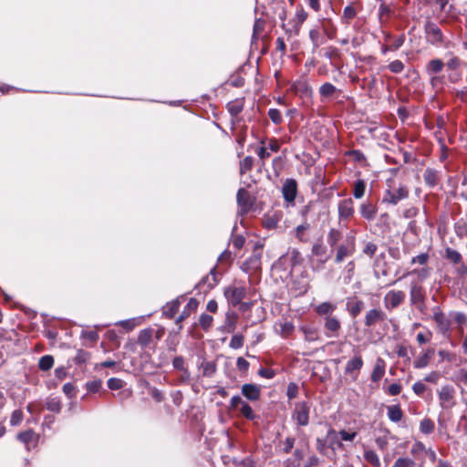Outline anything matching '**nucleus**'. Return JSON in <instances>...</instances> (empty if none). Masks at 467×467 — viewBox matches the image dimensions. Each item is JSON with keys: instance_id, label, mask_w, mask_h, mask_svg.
Here are the masks:
<instances>
[{"instance_id": "473e14b6", "label": "nucleus", "mask_w": 467, "mask_h": 467, "mask_svg": "<svg viewBox=\"0 0 467 467\" xmlns=\"http://www.w3.org/2000/svg\"><path fill=\"white\" fill-rule=\"evenodd\" d=\"M213 320V317L207 314H202L199 318L200 325L204 330H208L212 327Z\"/></svg>"}, {"instance_id": "5701e85b", "label": "nucleus", "mask_w": 467, "mask_h": 467, "mask_svg": "<svg viewBox=\"0 0 467 467\" xmlns=\"http://www.w3.org/2000/svg\"><path fill=\"white\" fill-rule=\"evenodd\" d=\"M307 18V13L303 9V7H299L296 9V13L295 17L293 18L294 26L296 30H298L301 26V25L306 21Z\"/></svg>"}, {"instance_id": "49530a36", "label": "nucleus", "mask_w": 467, "mask_h": 467, "mask_svg": "<svg viewBox=\"0 0 467 467\" xmlns=\"http://www.w3.org/2000/svg\"><path fill=\"white\" fill-rule=\"evenodd\" d=\"M363 308V303L361 301H355L350 306V314L354 317L358 316Z\"/></svg>"}, {"instance_id": "6e6d98bb", "label": "nucleus", "mask_w": 467, "mask_h": 467, "mask_svg": "<svg viewBox=\"0 0 467 467\" xmlns=\"http://www.w3.org/2000/svg\"><path fill=\"white\" fill-rule=\"evenodd\" d=\"M286 394L290 400L296 398L297 395V386L294 383H290L287 387Z\"/></svg>"}, {"instance_id": "79ce46f5", "label": "nucleus", "mask_w": 467, "mask_h": 467, "mask_svg": "<svg viewBox=\"0 0 467 467\" xmlns=\"http://www.w3.org/2000/svg\"><path fill=\"white\" fill-rule=\"evenodd\" d=\"M268 116L269 118L271 119V120L275 123V124H278L282 121V116H281V113L278 109H269V112H268Z\"/></svg>"}, {"instance_id": "7ed1b4c3", "label": "nucleus", "mask_w": 467, "mask_h": 467, "mask_svg": "<svg viewBox=\"0 0 467 467\" xmlns=\"http://www.w3.org/2000/svg\"><path fill=\"white\" fill-rule=\"evenodd\" d=\"M405 299V293L400 290H390L384 296L386 308L393 309L399 306Z\"/></svg>"}, {"instance_id": "7c9ffc66", "label": "nucleus", "mask_w": 467, "mask_h": 467, "mask_svg": "<svg viewBox=\"0 0 467 467\" xmlns=\"http://www.w3.org/2000/svg\"><path fill=\"white\" fill-rule=\"evenodd\" d=\"M365 182L362 180H358L355 182L353 195L357 199H360L365 193Z\"/></svg>"}, {"instance_id": "e433bc0d", "label": "nucleus", "mask_w": 467, "mask_h": 467, "mask_svg": "<svg viewBox=\"0 0 467 467\" xmlns=\"http://www.w3.org/2000/svg\"><path fill=\"white\" fill-rule=\"evenodd\" d=\"M254 164V160L252 157L247 156L245 157L240 163V171L241 173H244L247 171L251 170Z\"/></svg>"}, {"instance_id": "a211bd4d", "label": "nucleus", "mask_w": 467, "mask_h": 467, "mask_svg": "<svg viewBox=\"0 0 467 467\" xmlns=\"http://www.w3.org/2000/svg\"><path fill=\"white\" fill-rule=\"evenodd\" d=\"M180 306L181 301L179 300V298L168 302L163 307V315L169 318H172L174 315L177 313Z\"/></svg>"}, {"instance_id": "09e8293b", "label": "nucleus", "mask_w": 467, "mask_h": 467, "mask_svg": "<svg viewBox=\"0 0 467 467\" xmlns=\"http://www.w3.org/2000/svg\"><path fill=\"white\" fill-rule=\"evenodd\" d=\"M340 438L342 441H352L355 437L357 436V432L353 431V432H348L345 430H342L338 432Z\"/></svg>"}, {"instance_id": "0e129e2a", "label": "nucleus", "mask_w": 467, "mask_h": 467, "mask_svg": "<svg viewBox=\"0 0 467 467\" xmlns=\"http://www.w3.org/2000/svg\"><path fill=\"white\" fill-rule=\"evenodd\" d=\"M376 250H377L376 244H374L372 243H368L366 244V246L364 248V253L369 256H372L376 253Z\"/></svg>"}, {"instance_id": "a18cd8bd", "label": "nucleus", "mask_w": 467, "mask_h": 467, "mask_svg": "<svg viewBox=\"0 0 467 467\" xmlns=\"http://www.w3.org/2000/svg\"><path fill=\"white\" fill-rule=\"evenodd\" d=\"M389 68L393 73H400L404 68V65L400 60H395L389 65Z\"/></svg>"}, {"instance_id": "e2e57ef3", "label": "nucleus", "mask_w": 467, "mask_h": 467, "mask_svg": "<svg viewBox=\"0 0 467 467\" xmlns=\"http://www.w3.org/2000/svg\"><path fill=\"white\" fill-rule=\"evenodd\" d=\"M237 368L240 370L245 371L249 368V363L247 360H245L244 358H238L236 362Z\"/></svg>"}, {"instance_id": "c756f323", "label": "nucleus", "mask_w": 467, "mask_h": 467, "mask_svg": "<svg viewBox=\"0 0 467 467\" xmlns=\"http://www.w3.org/2000/svg\"><path fill=\"white\" fill-rule=\"evenodd\" d=\"M364 458L375 467H380V461L377 453L373 451H367L364 453Z\"/></svg>"}, {"instance_id": "4be33fe9", "label": "nucleus", "mask_w": 467, "mask_h": 467, "mask_svg": "<svg viewBox=\"0 0 467 467\" xmlns=\"http://www.w3.org/2000/svg\"><path fill=\"white\" fill-rule=\"evenodd\" d=\"M312 254L318 257L321 263H324L327 260V247L322 244H316L313 245Z\"/></svg>"}, {"instance_id": "4468645a", "label": "nucleus", "mask_w": 467, "mask_h": 467, "mask_svg": "<svg viewBox=\"0 0 467 467\" xmlns=\"http://www.w3.org/2000/svg\"><path fill=\"white\" fill-rule=\"evenodd\" d=\"M237 202L242 209V212H247L250 209V196L247 191L240 189L237 192Z\"/></svg>"}, {"instance_id": "f8f14e48", "label": "nucleus", "mask_w": 467, "mask_h": 467, "mask_svg": "<svg viewBox=\"0 0 467 467\" xmlns=\"http://www.w3.org/2000/svg\"><path fill=\"white\" fill-rule=\"evenodd\" d=\"M386 363L383 358H378L375 361V365L371 373V380L373 382L379 381L385 374Z\"/></svg>"}, {"instance_id": "8fccbe9b", "label": "nucleus", "mask_w": 467, "mask_h": 467, "mask_svg": "<svg viewBox=\"0 0 467 467\" xmlns=\"http://www.w3.org/2000/svg\"><path fill=\"white\" fill-rule=\"evenodd\" d=\"M335 90L336 88L329 83H326L320 88V92L324 96H330L335 92Z\"/></svg>"}, {"instance_id": "412c9836", "label": "nucleus", "mask_w": 467, "mask_h": 467, "mask_svg": "<svg viewBox=\"0 0 467 467\" xmlns=\"http://www.w3.org/2000/svg\"><path fill=\"white\" fill-rule=\"evenodd\" d=\"M388 417L393 422H398L402 419L403 413L400 406L392 405L387 408Z\"/></svg>"}, {"instance_id": "864d4df0", "label": "nucleus", "mask_w": 467, "mask_h": 467, "mask_svg": "<svg viewBox=\"0 0 467 467\" xmlns=\"http://www.w3.org/2000/svg\"><path fill=\"white\" fill-rule=\"evenodd\" d=\"M409 274L410 275L415 274V275H417L419 276V278L420 280H423V279H426L429 276L430 271L427 268H422L420 270H413V271L410 272Z\"/></svg>"}, {"instance_id": "ea45409f", "label": "nucleus", "mask_w": 467, "mask_h": 467, "mask_svg": "<svg viewBox=\"0 0 467 467\" xmlns=\"http://www.w3.org/2000/svg\"><path fill=\"white\" fill-rule=\"evenodd\" d=\"M446 66L449 69L455 70L461 66V59L451 55L447 60Z\"/></svg>"}, {"instance_id": "338daca9", "label": "nucleus", "mask_w": 467, "mask_h": 467, "mask_svg": "<svg viewBox=\"0 0 467 467\" xmlns=\"http://www.w3.org/2000/svg\"><path fill=\"white\" fill-rule=\"evenodd\" d=\"M401 387L400 384L393 383L389 387V393L392 396L400 394Z\"/></svg>"}, {"instance_id": "6ab92c4d", "label": "nucleus", "mask_w": 467, "mask_h": 467, "mask_svg": "<svg viewBox=\"0 0 467 467\" xmlns=\"http://www.w3.org/2000/svg\"><path fill=\"white\" fill-rule=\"evenodd\" d=\"M433 319L442 332H446L448 330L450 322L448 318L439 309L434 311Z\"/></svg>"}, {"instance_id": "39448f33", "label": "nucleus", "mask_w": 467, "mask_h": 467, "mask_svg": "<svg viewBox=\"0 0 467 467\" xmlns=\"http://www.w3.org/2000/svg\"><path fill=\"white\" fill-rule=\"evenodd\" d=\"M225 296L234 306H236L244 298L245 289L243 286L229 287L225 290Z\"/></svg>"}, {"instance_id": "0eeeda50", "label": "nucleus", "mask_w": 467, "mask_h": 467, "mask_svg": "<svg viewBox=\"0 0 467 467\" xmlns=\"http://www.w3.org/2000/svg\"><path fill=\"white\" fill-rule=\"evenodd\" d=\"M283 195L286 202L293 203L296 196V182L295 180H286L283 186Z\"/></svg>"}, {"instance_id": "cd10ccee", "label": "nucleus", "mask_w": 467, "mask_h": 467, "mask_svg": "<svg viewBox=\"0 0 467 467\" xmlns=\"http://www.w3.org/2000/svg\"><path fill=\"white\" fill-rule=\"evenodd\" d=\"M53 365H54V358L50 355L43 356L39 359L38 366H39V368L43 371L49 370L53 367Z\"/></svg>"}, {"instance_id": "37998d69", "label": "nucleus", "mask_w": 467, "mask_h": 467, "mask_svg": "<svg viewBox=\"0 0 467 467\" xmlns=\"http://www.w3.org/2000/svg\"><path fill=\"white\" fill-rule=\"evenodd\" d=\"M23 420V413L20 410L13 411L10 419V423L13 426L19 425Z\"/></svg>"}, {"instance_id": "6e6552de", "label": "nucleus", "mask_w": 467, "mask_h": 467, "mask_svg": "<svg viewBox=\"0 0 467 467\" xmlns=\"http://www.w3.org/2000/svg\"><path fill=\"white\" fill-rule=\"evenodd\" d=\"M454 396V389L451 386L446 385L443 386L439 391V399L441 400V404L443 407H450L452 405Z\"/></svg>"}, {"instance_id": "3c124183", "label": "nucleus", "mask_w": 467, "mask_h": 467, "mask_svg": "<svg viewBox=\"0 0 467 467\" xmlns=\"http://www.w3.org/2000/svg\"><path fill=\"white\" fill-rule=\"evenodd\" d=\"M431 331H428L426 334L424 333H419L417 335V341L420 343V344H425L427 342H429L431 338Z\"/></svg>"}, {"instance_id": "c03bdc74", "label": "nucleus", "mask_w": 467, "mask_h": 467, "mask_svg": "<svg viewBox=\"0 0 467 467\" xmlns=\"http://www.w3.org/2000/svg\"><path fill=\"white\" fill-rule=\"evenodd\" d=\"M108 387L110 389H119L123 387V382L121 379H117V378H110L109 380H108Z\"/></svg>"}, {"instance_id": "f257e3e1", "label": "nucleus", "mask_w": 467, "mask_h": 467, "mask_svg": "<svg viewBox=\"0 0 467 467\" xmlns=\"http://www.w3.org/2000/svg\"><path fill=\"white\" fill-rule=\"evenodd\" d=\"M310 405L307 402H298L295 405L292 419L299 426H306L309 422Z\"/></svg>"}, {"instance_id": "bf43d9fd", "label": "nucleus", "mask_w": 467, "mask_h": 467, "mask_svg": "<svg viewBox=\"0 0 467 467\" xmlns=\"http://www.w3.org/2000/svg\"><path fill=\"white\" fill-rule=\"evenodd\" d=\"M294 444H295V439L294 438H291V437H288L285 439V442H284V451L285 453H288L290 452V451L292 450V448L294 447Z\"/></svg>"}, {"instance_id": "f3484780", "label": "nucleus", "mask_w": 467, "mask_h": 467, "mask_svg": "<svg viewBox=\"0 0 467 467\" xmlns=\"http://www.w3.org/2000/svg\"><path fill=\"white\" fill-rule=\"evenodd\" d=\"M384 318V314L380 310L371 309L369 310L365 317V325L370 327L378 321Z\"/></svg>"}, {"instance_id": "c85d7f7f", "label": "nucleus", "mask_w": 467, "mask_h": 467, "mask_svg": "<svg viewBox=\"0 0 467 467\" xmlns=\"http://www.w3.org/2000/svg\"><path fill=\"white\" fill-rule=\"evenodd\" d=\"M335 306L331 303L324 302L316 307V311L319 315H330L335 310Z\"/></svg>"}, {"instance_id": "052dcab7", "label": "nucleus", "mask_w": 467, "mask_h": 467, "mask_svg": "<svg viewBox=\"0 0 467 467\" xmlns=\"http://www.w3.org/2000/svg\"><path fill=\"white\" fill-rule=\"evenodd\" d=\"M89 358V354L83 351V350H78V353H77V356H76V359L78 362L79 363H84L86 362L88 359Z\"/></svg>"}, {"instance_id": "774afa93", "label": "nucleus", "mask_w": 467, "mask_h": 467, "mask_svg": "<svg viewBox=\"0 0 467 467\" xmlns=\"http://www.w3.org/2000/svg\"><path fill=\"white\" fill-rule=\"evenodd\" d=\"M457 379L464 384H467V370L460 369L457 373Z\"/></svg>"}, {"instance_id": "69168bd1", "label": "nucleus", "mask_w": 467, "mask_h": 467, "mask_svg": "<svg viewBox=\"0 0 467 467\" xmlns=\"http://www.w3.org/2000/svg\"><path fill=\"white\" fill-rule=\"evenodd\" d=\"M440 378V375L438 372L436 371H432L431 373H429L426 377H425V381L427 382H431V383H436L438 381Z\"/></svg>"}, {"instance_id": "9d476101", "label": "nucleus", "mask_w": 467, "mask_h": 467, "mask_svg": "<svg viewBox=\"0 0 467 467\" xmlns=\"http://www.w3.org/2000/svg\"><path fill=\"white\" fill-rule=\"evenodd\" d=\"M426 34L428 36L429 41L431 44H437L441 42L442 40V34L441 29L434 24H428L426 26Z\"/></svg>"}, {"instance_id": "9b49d317", "label": "nucleus", "mask_w": 467, "mask_h": 467, "mask_svg": "<svg viewBox=\"0 0 467 467\" xmlns=\"http://www.w3.org/2000/svg\"><path fill=\"white\" fill-rule=\"evenodd\" d=\"M434 354L433 348H428L425 351H423L421 354H420L417 358L414 360V367L416 368H426L430 360L431 359L432 356Z\"/></svg>"}, {"instance_id": "2f4dec72", "label": "nucleus", "mask_w": 467, "mask_h": 467, "mask_svg": "<svg viewBox=\"0 0 467 467\" xmlns=\"http://www.w3.org/2000/svg\"><path fill=\"white\" fill-rule=\"evenodd\" d=\"M423 298L421 287L413 285L410 288V299L413 303L420 302Z\"/></svg>"}, {"instance_id": "5fc2aeb1", "label": "nucleus", "mask_w": 467, "mask_h": 467, "mask_svg": "<svg viewBox=\"0 0 467 467\" xmlns=\"http://www.w3.org/2000/svg\"><path fill=\"white\" fill-rule=\"evenodd\" d=\"M244 238L241 235L234 236L232 240V244L237 249H241L244 244Z\"/></svg>"}, {"instance_id": "1a4fd4ad", "label": "nucleus", "mask_w": 467, "mask_h": 467, "mask_svg": "<svg viewBox=\"0 0 467 467\" xmlns=\"http://www.w3.org/2000/svg\"><path fill=\"white\" fill-rule=\"evenodd\" d=\"M338 213L340 218H349L354 213V202L348 198L338 203Z\"/></svg>"}, {"instance_id": "4c0bfd02", "label": "nucleus", "mask_w": 467, "mask_h": 467, "mask_svg": "<svg viewBox=\"0 0 467 467\" xmlns=\"http://www.w3.org/2000/svg\"><path fill=\"white\" fill-rule=\"evenodd\" d=\"M47 409L53 412H59L61 409L60 401L57 399H50L47 401Z\"/></svg>"}, {"instance_id": "2eb2a0df", "label": "nucleus", "mask_w": 467, "mask_h": 467, "mask_svg": "<svg viewBox=\"0 0 467 467\" xmlns=\"http://www.w3.org/2000/svg\"><path fill=\"white\" fill-rule=\"evenodd\" d=\"M275 330L281 337H288L294 331V325L289 321L279 322L275 325Z\"/></svg>"}, {"instance_id": "72a5a7b5", "label": "nucleus", "mask_w": 467, "mask_h": 467, "mask_svg": "<svg viewBox=\"0 0 467 467\" xmlns=\"http://www.w3.org/2000/svg\"><path fill=\"white\" fill-rule=\"evenodd\" d=\"M420 429L423 433H431L434 430V423L430 419H424L420 421Z\"/></svg>"}, {"instance_id": "f704fd0d", "label": "nucleus", "mask_w": 467, "mask_h": 467, "mask_svg": "<svg viewBox=\"0 0 467 467\" xmlns=\"http://www.w3.org/2000/svg\"><path fill=\"white\" fill-rule=\"evenodd\" d=\"M228 109L233 116H236L243 110V103L238 100L232 101L228 104Z\"/></svg>"}, {"instance_id": "603ef678", "label": "nucleus", "mask_w": 467, "mask_h": 467, "mask_svg": "<svg viewBox=\"0 0 467 467\" xmlns=\"http://www.w3.org/2000/svg\"><path fill=\"white\" fill-rule=\"evenodd\" d=\"M100 386H101V381L100 380H95V381L88 382L87 385H86L87 389L89 392H97L100 389Z\"/></svg>"}, {"instance_id": "f03ea898", "label": "nucleus", "mask_w": 467, "mask_h": 467, "mask_svg": "<svg viewBox=\"0 0 467 467\" xmlns=\"http://www.w3.org/2000/svg\"><path fill=\"white\" fill-rule=\"evenodd\" d=\"M409 192L403 185H400L398 188L389 189L386 191L383 202L396 205L400 201L404 200L408 197Z\"/></svg>"}, {"instance_id": "393cba45", "label": "nucleus", "mask_w": 467, "mask_h": 467, "mask_svg": "<svg viewBox=\"0 0 467 467\" xmlns=\"http://www.w3.org/2000/svg\"><path fill=\"white\" fill-rule=\"evenodd\" d=\"M444 67V63L442 62L441 59H432L429 62L428 66H427V70L429 72V74H436V73H439L442 70Z\"/></svg>"}, {"instance_id": "680f3d73", "label": "nucleus", "mask_w": 467, "mask_h": 467, "mask_svg": "<svg viewBox=\"0 0 467 467\" xmlns=\"http://www.w3.org/2000/svg\"><path fill=\"white\" fill-rule=\"evenodd\" d=\"M257 154L262 161L270 157V152L267 147H260L257 150Z\"/></svg>"}, {"instance_id": "c9c22d12", "label": "nucleus", "mask_w": 467, "mask_h": 467, "mask_svg": "<svg viewBox=\"0 0 467 467\" xmlns=\"http://www.w3.org/2000/svg\"><path fill=\"white\" fill-rule=\"evenodd\" d=\"M415 462L410 458H399L392 467H414Z\"/></svg>"}, {"instance_id": "4d7b16f0", "label": "nucleus", "mask_w": 467, "mask_h": 467, "mask_svg": "<svg viewBox=\"0 0 467 467\" xmlns=\"http://www.w3.org/2000/svg\"><path fill=\"white\" fill-rule=\"evenodd\" d=\"M412 389L417 395H420L426 390V386L422 382L418 381L413 384Z\"/></svg>"}, {"instance_id": "dca6fc26", "label": "nucleus", "mask_w": 467, "mask_h": 467, "mask_svg": "<svg viewBox=\"0 0 467 467\" xmlns=\"http://www.w3.org/2000/svg\"><path fill=\"white\" fill-rule=\"evenodd\" d=\"M360 213L365 219L372 221L376 216L377 209L373 204L366 202L360 205Z\"/></svg>"}, {"instance_id": "20e7f679", "label": "nucleus", "mask_w": 467, "mask_h": 467, "mask_svg": "<svg viewBox=\"0 0 467 467\" xmlns=\"http://www.w3.org/2000/svg\"><path fill=\"white\" fill-rule=\"evenodd\" d=\"M17 439L26 446V448L29 451L36 447L39 440L38 434H36L32 430H27L26 431L20 432L17 434Z\"/></svg>"}, {"instance_id": "a878e982", "label": "nucleus", "mask_w": 467, "mask_h": 467, "mask_svg": "<svg viewBox=\"0 0 467 467\" xmlns=\"http://www.w3.org/2000/svg\"><path fill=\"white\" fill-rule=\"evenodd\" d=\"M152 337V332L150 329H143L140 332L138 337V342L142 347H146L150 344Z\"/></svg>"}, {"instance_id": "aec40b11", "label": "nucleus", "mask_w": 467, "mask_h": 467, "mask_svg": "<svg viewBox=\"0 0 467 467\" xmlns=\"http://www.w3.org/2000/svg\"><path fill=\"white\" fill-rule=\"evenodd\" d=\"M143 317H133L130 319L121 320L116 323V325L120 326L126 331H131L134 327L140 326L142 322Z\"/></svg>"}, {"instance_id": "423d86ee", "label": "nucleus", "mask_w": 467, "mask_h": 467, "mask_svg": "<svg viewBox=\"0 0 467 467\" xmlns=\"http://www.w3.org/2000/svg\"><path fill=\"white\" fill-rule=\"evenodd\" d=\"M363 366V360L360 356H356L348 361L345 367V373L350 375L353 379H357L358 371Z\"/></svg>"}, {"instance_id": "b1692460", "label": "nucleus", "mask_w": 467, "mask_h": 467, "mask_svg": "<svg viewBox=\"0 0 467 467\" xmlns=\"http://www.w3.org/2000/svg\"><path fill=\"white\" fill-rule=\"evenodd\" d=\"M353 253L352 246L340 245L336 255V262L340 263Z\"/></svg>"}, {"instance_id": "58836bf2", "label": "nucleus", "mask_w": 467, "mask_h": 467, "mask_svg": "<svg viewBox=\"0 0 467 467\" xmlns=\"http://www.w3.org/2000/svg\"><path fill=\"white\" fill-rule=\"evenodd\" d=\"M240 411L246 419L253 420L254 418L252 408L246 402H242Z\"/></svg>"}, {"instance_id": "a19ab883", "label": "nucleus", "mask_w": 467, "mask_h": 467, "mask_svg": "<svg viewBox=\"0 0 467 467\" xmlns=\"http://www.w3.org/2000/svg\"><path fill=\"white\" fill-rule=\"evenodd\" d=\"M244 344V337L242 335H234L230 341V347L232 348H240Z\"/></svg>"}, {"instance_id": "de8ad7c7", "label": "nucleus", "mask_w": 467, "mask_h": 467, "mask_svg": "<svg viewBox=\"0 0 467 467\" xmlns=\"http://www.w3.org/2000/svg\"><path fill=\"white\" fill-rule=\"evenodd\" d=\"M261 254H254L247 262L250 265L249 268L257 269L260 265Z\"/></svg>"}, {"instance_id": "ddd939ff", "label": "nucleus", "mask_w": 467, "mask_h": 467, "mask_svg": "<svg viewBox=\"0 0 467 467\" xmlns=\"http://www.w3.org/2000/svg\"><path fill=\"white\" fill-rule=\"evenodd\" d=\"M242 393L246 399L256 400L260 397V388L255 384H244L242 387Z\"/></svg>"}, {"instance_id": "bb28decb", "label": "nucleus", "mask_w": 467, "mask_h": 467, "mask_svg": "<svg viewBox=\"0 0 467 467\" xmlns=\"http://www.w3.org/2000/svg\"><path fill=\"white\" fill-rule=\"evenodd\" d=\"M325 327L327 331L336 333L340 328V323L336 317H328L326 318Z\"/></svg>"}, {"instance_id": "13d9d810", "label": "nucleus", "mask_w": 467, "mask_h": 467, "mask_svg": "<svg viewBox=\"0 0 467 467\" xmlns=\"http://www.w3.org/2000/svg\"><path fill=\"white\" fill-rule=\"evenodd\" d=\"M427 260H428V254H421L420 255L413 257L411 259V264L424 265V264H426Z\"/></svg>"}]
</instances>
